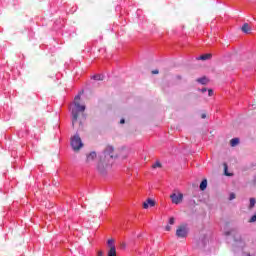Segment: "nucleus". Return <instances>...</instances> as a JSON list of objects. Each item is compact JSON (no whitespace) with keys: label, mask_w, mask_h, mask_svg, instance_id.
Instances as JSON below:
<instances>
[{"label":"nucleus","mask_w":256,"mask_h":256,"mask_svg":"<svg viewBox=\"0 0 256 256\" xmlns=\"http://www.w3.org/2000/svg\"><path fill=\"white\" fill-rule=\"evenodd\" d=\"M197 82L200 83L201 85H207V83H209V79L203 76L202 78H198Z\"/></svg>","instance_id":"nucleus-11"},{"label":"nucleus","mask_w":256,"mask_h":256,"mask_svg":"<svg viewBox=\"0 0 256 256\" xmlns=\"http://www.w3.org/2000/svg\"><path fill=\"white\" fill-rule=\"evenodd\" d=\"M211 57H213V55L208 53V54L201 55L198 58V60H200V61H207V60L211 59Z\"/></svg>","instance_id":"nucleus-10"},{"label":"nucleus","mask_w":256,"mask_h":256,"mask_svg":"<svg viewBox=\"0 0 256 256\" xmlns=\"http://www.w3.org/2000/svg\"><path fill=\"white\" fill-rule=\"evenodd\" d=\"M201 118H202V119H207V114H202V115H201Z\"/></svg>","instance_id":"nucleus-27"},{"label":"nucleus","mask_w":256,"mask_h":256,"mask_svg":"<svg viewBox=\"0 0 256 256\" xmlns=\"http://www.w3.org/2000/svg\"><path fill=\"white\" fill-rule=\"evenodd\" d=\"M170 199H171V201H172V203L174 205H179V204L183 203V193H181V192H178V193L173 192L170 195Z\"/></svg>","instance_id":"nucleus-6"},{"label":"nucleus","mask_w":256,"mask_h":256,"mask_svg":"<svg viewBox=\"0 0 256 256\" xmlns=\"http://www.w3.org/2000/svg\"><path fill=\"white\" fill-rule=\"evenodd\" d=\"M165 231H171V226L167 225V226L165 227Z\"/></svg>","instance_id":"nucleus-25"},{"label":"nucleus","mask_w":256,"mask_h":256,"mask_svg":"<svg viewBox=\"0 0 256 256\" xmlns=\"http://www.w3.org/2000/svg\"><path fill=\"white\" fill-rule=\"evenodd\" d=\"M120 125H125V119L122 118V119L120 120Z\"/></svg>","instance_id":"nucleus-26"},{"label":"nucleus","mask_w":256,"mask_h":256,"mask_svg":"<svg viewBox=\"0 0 256 256\" xmlns=\"http://www.w3.org/2000/svg\"><path fill=\"white\" fill-rule=\"evenodd\" d=\"M121 155L119 150H115L113 145H107L103 151V153L99 156V159L96 164V170L99 175L105 177L109 170L111 169V165L113 159H117Z\"/></svg>","instance_id":"nucleus-1"},{"label":"nucleus","mask_w":256,"mask_h":256,"mask_svg":"<svg viewBox=\"0 0 256 256\" xmlns=\"http://www.w3.org/2000/svg\"><path fill=\"white\" fill-rule=\"evenodd\" d=\"M208 95H209V97H213V90L212 89L208 90Z\"/></svg>","instance_id":"nucleus-22"},{"label":"nucleus","mask_w":256,"mask_h":256,"mask_svg":"<svg viewBox=\"0 0 256 256\" xmlns=\"http://www.w3.org/2000/svg\"><path fill=\"white\" fill-rule=\"evenodd\" d=\"M149 207H155V201L151 198H148L144 203H143V208L144 209H149Z\"/></svg>","instance_id":"nucleus-8"},{"label":"nucleus","mask_w":256,"mask_h":256,"mask_svg":"<svg viewBox=\"0 0 256 256\" xmlns=\"http://www.w3.org/2000/svg\"><path fill=\"white\" fill-rule=\"evenodd\" d=\"M94 79H95L96 81H103V77H101V75H95V76H94Z\"/></svg>","instance_id":"nucleus-19"},{"label":"nucleus","mask_w":256,"mask_h":256,"mask_svg":"<svg viewBox=\"0 0 256 256\" xmlns=\"http://www.w3.org/2000/svg\"><path fill=\"white\" fill-rule=\"evenodd\" d=\"M81 101V95H77L74 98V108H72V126H75L77 123V119H79V113H83L85 111V105H81L79 102Z\"/></svg>","instance_id":"nucleus-2"},{"label":"nucleus","mask_w":256,"mask_h":256,"mask_svg":"<svg viewBox=\"0 0 256 256\" xmlns=\"http://www.w3.org/2000/svg\"><path fill=\"white\" fill-rule=\"evenodd\" d=\"M108 256H117V248H109Z\"/></svg>","instance_id":"nucleus-13"},{"label":"nucleus","mask_w":256,"mask_h":256,"mask_svg":"<svg viewBox=\"0 0 256 256\" xmlns=\"http://www.w3.org/2000/svg\"><path fill=\"white\" fill-rule=\"evenodd\" d=\"M224 167V174L226 175V177H231V174L228 171L229 167L227 166V163L223 164Z\"/></svg>","instance_id":"nucleus-16"},{"label":"nucleus","mask_w":256,"mask_h":256,"mask_svg":"<svg viewBox=\"0 0 256 256\" xmlns=\"http://www.w3.org/2000/svg\"><path fill=\"white\" fill-rule=\"evenodd\" d=\"M241 30L243 31V33H246V34L251 33V27H249L248 23H244Z\"/></svg>","instance_id":"nucleus-9"},{"label":"nucleus","mask_w":256,"mask_h":256,"mask_svg":"<svg viewBox=\"0 0 256 256\" xmlns=\"http://www.w3.org/2000/svg\"><path fill=\"white\" fill-rule=\"evenodd\" d=\"M98 256H103V251H98Z\"/></svg>","instance_id":"nucleus-28"},{"label":"nucleus","mask_w":256,"mask_h":256,"mask_svg":"<svg viewBox=\"0 0 256 256\" xmlns=\"http://www.w3.org/2000/svg\"><path fill=\"white\" fill-rule=\"evenodd\" d=\"M207 91V88L202 89V93H205Z\"/></svg>","instance_id":"nucleus-29"},{"label":"nucleus","mask_w":256,"mask_h":256,"mask_svg":"<svg viewBox=\"0 0 256 256\" xmlns=\"http://www.w3.org/2000/svg\"><path fill=\"white\" fill-rule=\"evenodd\" d=\"M255 203H256L255 198H250L249 209H253V207H255Z\"/></svg>","instance_id":"nucleus-17"},{"label":"nucleus","mask_w":256,"mask_h":256,"mask_svg":"<svg viewBox=\"0 0 256 256\" xmlns=\"http://www.w3.org/2000/svg\"><path fill=\"white\" fill-rule=\"evenodd\" d=\"M152 75H159V70H152Z\"/></svg>","instance_id":"nucleus-23"},{"label":"nucleus","mask_w":256,"mask_h":256,"mask_svg":"<svg viewBox=\"0 0 256 256\" xmlns=\"http://www.w3.org/2000/svg\"><path fill=\"white\" fill-rule=\"evenodd\" d=\"M70 145L73 151H80L81 148H83V142L81 141V137H79V134H76L74 135V137L71 138Z\"/></svg>","instance_id":"nucleus-3"},{"label":"nucleus","mask_w":256,"mask_h":256,"mask_svg":"<svg viewBox=\"0 0 256 256\" xmlns=\"http://www.w3.org/2000/svg\"><path fill=\"white\" fill-rule=\"evenodd\" d=\"M236 195L235 193H231L229 196V201H233V199H235Z\"/></svg>","instance_id":"nucleus-21"},{"label":"nucleus","mask_w":256,"mask_h":256,"mask_svg":"<svg viewBox=\"0 0 256 256\" xmlns=\"http://www.w3.org/2000/svg\"><path fill=\"white\" fill-rule=\"evenodd\" d=\"M209 245V237L207 235H201L197 240L198 249H205Z\"/></svg>","instance_id":"nucleus-5"},{"label":"nucleus","mask_w":256,"mask_h":256,"mask_svg":"<svg viewBox=\"0 0 256 256\" xmlns=\"http://www.w3.org/2000/svg\"><path fill=\"white\" fill-rule=\"evenodd\" d=\"M200 189L201 191H205V189H207V179L202 180L200 183Z\"/></svg>","instance_id":"nucleus-14"},{"label":"nucleus","mask_w":256,"mask_h":256,"mask_svg":"<svg viewBox=\"0 0 256 256\" xmlns=\"http://www.w3.org/2000/svg\"><path fill=\"white\" fill-rule=\"evenodd\" d=\"M97 159V152H90L86 157V163H93Z\"/></svg>","instance_id":"nucleus-7"},{"label":"nucleus","mask_w":256,"mask_h":256,"mask_svg":"<svg viewBox=\"0 0 256 256\" xmlns=\"http://www.w3.org/2000/svg\"><path fill=\"white\" fill-rule=\"evenodd\" d=\"M189 235V228L187 227V224H181L176 229V237L179 239H185Z\"/></svg>","instance_id":"nucleus-4"},{"label":"nucleus","mask_w":256,"mask_h":256,"mask_svg":"<svg viewBox=\"0 0 256 256\" xmlns=\"http://www.w3.org/2000/svg\"><path fill=\"white\" fill-rule=\"evenodd\" d=\"M238 143H239V138H233L230 141L231 147H237Z\"/></svg>","instance_id":"nucleus-15"},{"label":"nucleus","mask_w":256,"mask_h":256,"mask_svg":"<svg viewBox=\"0 0 256 256\" xmlns=\"http://www.w3.org/2000/svg\"><path fill=\"white\" fill-rule=\"evenodd\" d=\"M107 245H108L109 249L115 248V240L113 238L109 239L107 241Z\"/></svg>","instance_id":"nucleus-12"},{"label":"nucleus","mask_w":256,"mask_h":256,"mask_svg":"<svg viewBox=\"0 0 256 256\" xmlns=\"http://www.w3.org/2000/svg\"><path fill=\"white\" fill-rule=\"evenodd\" d=\"M158 168H161L162 165H161V162L157 161L153 166H152V169H157Z\"/></svg>","instance_id":"nucleus-18"},{"label":"nucleus","mask_w":256,"mask_h":256,"mask_svg":"<svg viewBox=\"0 0 256 256\" xmlns=\"http://www.w3.org/2000/svg\"><path fill=\"white\" fill-rule=\"evenodd\" d=\"M181 79H183V76H181V75H176V80H177V81H181Z\"/></svg>","instance_id":"nucleus-24"},{"label":"nucleus","mask_w":256,"mask_h":256,"mask_svg":"<svg viewBox=\"0 0 256 256\" xmlns=\"http://www.w3.org/2000/svg\"><path fill=\"white\" fill-rule=\"evenodd\" d=\"M169 225H175V218L174 217H171L169 219Z\"/></svg>","instance_id":"nucleus-20"}]
</instances>
